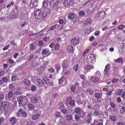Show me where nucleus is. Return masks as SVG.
Listing matches in <instances>:
<instances>
[{"label": "nucleus", "mask_w": 125, "mask_h": 125, "mask_svg": "<svg viewBox=\"0 0 125 125\" xmlns=\"http://www.w3.org/2000/svg\"><path fill=\"white\" fill-rule=\"evenodd\" d=\"M34 15L35 18L37 19H39L41 17L42 13L41 10L40 9H36L34 11Z\"/></svg>", "instance_id": "obj_1"}, {"label": "nucleus", "mask_w": 125, "mask_h": 125, "mask_svg": "<svg viewBox=\"0 0 125 125\" xmlns=\"http://www.w3.org/2000/svg\"><path fill=\"white\" fill-rule=\"evenodd\" d=\"M16 115L18 117H21V115L23 117H25L26 116V113L24 111L21 109H19L17 113H16Z\"/></svg>", "instance_id": "obj_2"}, {"label": "nucleus", "mask_w": 125, "mask_h": 125, "mask_svg": "<svg viewBox=\"0 0 125 125\" xmlns=\"http://www.w3.org/2000/svg\"><path fill=\"white\" fill-rule=\"evenodd\" d=\"M60 3V1L58 0H51L50 2V5L52 7H56Z\"/></svg>", "instance_id": "obj_3"}, {"label": "nucleus", "mask_w": 125, "mask_h": 125, "mask_svg": "<svg viewBox=\"0 0 125 125\" xmlns=\"http://www.w3.org/2000/svg\"><path fill=\"white\" fill-rule=\"evenodd\" d=\"M38 3L37 0H31L30 6L31 8H35L37 6Z\"/></svg>", "instance_id": "obj_4"}, {"label": "nucleus", "mask_w": 125, "mask_h": 125, "mask_svg": "<svg viewBox=\"0 0 125 125\" xmlns=\"http://www.w3.org/2000/svg\"><path fill=\"white\" fill-rule=\"evenodd\" d=\"M74 4L72 0H65L63 4L64 6H67L69 5L73 6L74 5Z\"/></svg>", "instance_id": "obj_5"}, {"label": "nucleus", "mask_w": 125, "mask_h": 125, "mask_svg": "<svg viewBox=\"0 0 125 125\" xmlns=\"http://www.w3.org/2000/svg\"><path fill=\"white\" fill-rule=\"evenodd\" d=\"M110 68V65L109 64H108L105 66L104 73L105 75L108 76Z\"/></svg>", "instance_id": "obj_6"}, {"label": "nucleus", "mask_w": 125, "mask_h": 125, "mask_svg": "<svg viewBox=\"0 0 125 125\" xmlns=\"http://www.w3.org/2000/svg\"><path fill=\"white\" fill-rule=\"evenodd\" d=\"M79 40L78 38L74 37L71 41V43L73 44H76L79 43Z\"/></svg>", "instance_id": "obj_7"}, {"label": "nucleus", "mask_w": 125, "mask_h": 125, "mask_svg": "<svg viewBox=\"0 0 125 125\" xmlns=\"http://www.w3.org/2000/svg\"><path fill=\"white\" fill-rule=\"evenodd\" d=\"M45 67L46 66L45 65H42L37 68V70L38 72V73L39 74H41L43 71L44 70Z\"/></svg>", "instance_id": "obj_8"}, {"label": "nucleus", "mask_w": 125, "mask_h": 125, "mask_svg": "<svg viewBox=\"0 0 125 125\" xmlns=\"http://www.w3.org/2000/svg\"><path fill=\"white\" fill-rule=\"evenodd\" d=\"M105 13L103 11H101L100 12L96 15V17L97 18L99 17L100 18H103L105 16Z\"/></svg>", "instance_id": "obj_9"}, {"label": "nucleus", "mask_w": 125, "mask_h": 125, "mask_svg": "<svg viewBox=\"0 0 125 125\" xmlns=\"http://www.w3.org/2000/svg\"><path fill=\"white\" fill-rule=\"evenodd\" d=\"M67 49V51L70 53L73 52L75 50L72 45H71V44H70L68 45Z\"/></svg>", "instance_id": "obj_10"}, {"label": "nucleus", "mask_w": 125, "mask_h": 125, "mask_svg": "<svg viewBox=\"0 0 125 125\" xmlns=\"http://www.w3.org/2000/svg\"><path fill=\"white\" fill-rule=\"evenodd\" d=\"M90 80L93 83H95L98 81L99 80V78L93 76L91 77Z\"/></svg>", "instance_id": "obj_11"}, {"label": "nucleus", "mask_w": 125, "mask_h": 125, "mask_svg": "<svg viewBox=\"0 0 125 125\" xmlns=\"http://www.w3.org/2000/svg\"><path fill=\"white\" fill-rule=\"evenodd\" d=\"M24 98V96L23 95L19 96L17 98V101L18 103L20 104H21Z\"/></svg>", "instance_id": "obj_12"}, {"label": "nucleus", "mask_w": 125, "mask_h": 125, "mask_svg": "<svg viewBox=\"0 0 125 125\" xmlns=\"http://www.w3.org/2000/svg\"><path fill=\"white\" fill-rule=\"evenodd\" d=\"M22 82L26 86L30 85L31 83L30 81L26 79H24L22 81Z\"/></svg>", "instance_id": "obj_13"}, {"label": "nucleus", "mask_w": 125, "mask_h": 125, "mask_svg": "<svg viewBox=\"0 0 125 125\" xmlns=\"http://www.w3.org/2000/svg\"><path fill=\"white\" fill-rule=\"evenodd\" d=\"M62 66L63 69L67 68L68 66V61L66 60H63L62 62Z\"/></svg>", "instance_id": "obj_14"}, {"label": "nucleus", "mask_w": 125, "mask_h": 125, "mask_svg": "<svg viewBox=\"0 0 125 125\" xmlns=\"http://www.w3.org/2000/svg\"><path fill=\"white\" fill-rule=\"evenodd\" d=\"M93 67H94V66L93 65L87 64L86 66L85 67L84 69L86 71L88 72L90 70L92 69Z\"/></svg>", "instance_id": "obj_15"}, {"label": "nucleus", "mask_w": 125, "mask_h": 125, "mask_svg": "<svg viewBox=\"0 0 125 125\" xmlns=\"http://www.w3.org/2000/svg\"><path fill=\"white\" fill-rule=\"evenodd\" d=\"M48 3L49 1L47 0H44L42 3L43 6L45 8L46 7L48 6Z\"/></svg>", "instance_id": "obj_16"}, {"label": "nucleus", "mask_w": 125, "mask_h": 125, "mask_svg": "<svg viewBox=\"0 0 125 125\" xmlns=\"http://www.w3.org/2000/svg\"><path fill=\"white\" fill-rule=\"evenodd\" d=\"M114 61L115 63H121L123 61V59L122 58H119L116 60L114 59Z\"/></svg>", "instance_id": "obj_17"}, {"label": "nucleus", "mask_w": 125, "mask_h": 125, "mask_svg": "<svg viewBox=\"0 0 125 125\" xmlns=\"http://www.w3.org/2000/svg\"><path fill=\"white\" fill-rule=\"evenodd\" d=\"M37 81L38 84L40 86L43 85L44 84V83L40 79H37Z\"/></svg>", "instance_id": "obj_18"}, {"label": "nucleus", "mask_w": 125, "mask_h": 125, "mask_svg": "<svg viewBox=\"0 0 125 125\" xmlns=\"http://www.w3.org/2000/svg\"><path fill=\"white\" fill-rule=\"evenodd\" d=\"M43 11L48 15H49L50 13V10L49 8L45 9L43 10Z\"/></svg>", "instance_id": "obj_19"}, {"label": "nucleus", "mask_w": 125, "mask_h": 125, "mask_svg": "<svg viewBox=\"0 0 125 125\" xmlns=\"http://www.w3.org/2000/svg\"><path fill=\"white\" fill-rule=\"evenodd\" d=\"M68 17L70 19H73L74 18V15L72 13H71L68 14Z\"/></svg>", "instance_id": "obj_20"}, {"label": "nucleus", "mask_w": 125, "mask_h": 125, "mask_svg": "<svg viewBox=\"0 0 125 125\" xmlns=\"http://www.w3.org/2000/svg\"><path fill=\"white\" fill-rule=\"evenodd\" d=\"M10 123L12 125H14L15 122V118L13 117L10 119Z\"/></svg>", "instance_id": "obj_21"}, {"label": "nucleus", "mask_w": 125, "mask_h": 125, "mask_svg": "<svg viewBox=\"0 0 125 125\" xmlns=\"http://www.w3.org/2000/svg\"><path fill=\"white\" fill-rule=\"evenodd\" d=\"M75 112L78 115H80V108H76L74 110Z\"/></svg>", "instance_id": "obj_22"}, {"label": "nucleus", "mask_w": 125, "mask_h": 125, "mask_svg": "<svg viewBox=\"0 0 125 125\" xmlns=\"http://www.w3.org/2000/svg\"><path fill=\"white\" fill-rule=\"evenodd\" d=\"M28 108L31 110H33L34 108V106L31 104H29L28 105Z\"/></svg>", "instance_id": "obj_23"}, {"label": "nucleus", "mask_w": 125, "mask_h": 125, "mask_svg": "<svg viewBox=\"0 0 125 125\" xmlns=\"http://www.w3.org/2000/svg\"><path fill=\"white\" fill-rule=\"evenodd\" d=\"M18 16L16 14H13L10 17V18L12 19H16L18 17Z\"/></svg>", "instance_id": "obj_24"}, {"label": "nucleus", "mask_w": 125, "mask_h": 125, "mask_svg": "<svg viewBox=\"0 0 125 125\" xmlns=\"http://www.w3.org/2000/svg\"><path fill=\"white\" fill-rule=\"evenodd\" d=\"M39 116L40 115L39 114H37L33 115L32 117V118L34 120H36L39 117Z\"/></svg>", "instance_id": "obj_25"}, {"label": "nucleus", "mask_w": 125, "mask_h": 125, "mask_svg": "<svg viewBox=\"0 0 125 125\" xmlns=\"http://www.w3.org/2000/svg\"><path fill=\"white\" fill-rule=\"evenodd\" d=\"M31 100L33 103H36L37 102V99L36 97H32L31 98Z\"/></svg>", "instance_id": "obj_26"}, {"label": "nucleus", "mask_w": 125, "mask_h": 125, "mask_svg": "<svg viewBox=\"0 0 125 125\" xmlns=\"http://www.w3.org/2000/svg\"><path fill=\"white\" fill-rule=\"evenodd\" d=\"M13 92L12 91H10L8 94V97L9 98H12L13 96Z\"/></svg>", "instance_id": "obj_27"}, {"label": "nucleus", "mask_w": 125, "mask_h": 125, "mask_svg": "<svg viewBox=\"0 0 125 125\" xmlns=\"http://www.w3.org/2000/svg\"><path fill=\"white\" fill-rule=\"evenodd\" d=\"M100 106L96 104L92 108V109L94 110H98L99 109Z\"/></svg>", "instance_id": "obj_28"}, {"label": "nucleus", "mask_w": 125, "mask_h": 125, "mask_svg": "<svg viewBox=\"0 0 125 125\" xmlns=\"http://www.w3.org/2000/svg\"><path fill=\"white\" fill-rule=\"evenodd\" d=\"M30 49L31 50L33 51L35 49L34 44L33 43H31L30 46Z\"/></svg>", "instance_id": "obj_29"}, {"label": "nucleus", "mask_w": 125, "mask_h": 125, "mask_svg": "<svg viewBox=\"0 0 125 125\" xmlns=\"http://www.w3.org/2000/svg\"><path fill=\"white\" fill-rule=\"evenodd\" d=\"M14 94L16 95H20L22 94V93L20 92L19 90H17L15 92Z\"/></svg>", "instance_id": "obj_30"}, {"label": "nucleus", "mask_w": 125, "mask_h": 125, "mask_svg": "<svg viewBox=\"0 0 125 125\" xmlns=\"http://www.w3.org/2000/svg\"><path fill=\"white\" fill-rule=\"evenodd\" d=\"M42 19H45L47 16L48 15L47 14H46V13L44 12L43 11L42 14Z\"/></svg>", "instance_id": "obj_31"}, {"label": "nucleus", "mask_w": 125, "mask_h": 125, "mask_svg": "<svg viewBox=\"0 0 125 125\" xmlns=\"http://www.w3.org/2000/svg\"><path fill=\"white\" fill-rule=\"evenodd\" d=\"M95 60V59H94L93 58H92V59L91 58L90 59L88 60H86L87 62L89 63H93L94 61Z\"/></svg>", "instance_id": "obj_32"}, {"label": "nucleus", "mask_w": 125, "mask_h": 125, "mask_svg": "<svg viewBox=\"0 0 125 125\" xmlns=\"http://www.w3.org/2000/svg\"><path fill=\"white\" fill-rule=\"evenodd\" d=\"M43 80L44 82H45L46 83H49L50 82V80L48 79L47 77L43 78Z\"/></svg>", "instance_id": "obj_33"}, {"label": "nucleus", "mask_w": 125, "mask_h": 125, "mask_svg": "<svg viewBox=\"0 0 125 125\" xmlns=\"http://www.w3.org/2000/svg\"><path fill=\"white\" fill-rule=\"evenodd\" d=\"M61 124L63 125H69L67 121L65 120L62 121L60 122Z\"/></svg>", "instance_id": "obj_34"}, {"label": "nucleus", "mask_w": 125, "mask_h": 125, "mask_svg": "<svg viewBox=\"0 0 125 125\" xmlns=\"http://www.w3.org/2000/svg\"><path fill=\"white\" fill-rule=\"evenodd\" d=\"M76 86L73 85H71L70 86V87L71 90L73 92L75 91Z\"/></svg>", "instance_id": "obj_35"}, {"label": "nucleus", "mask_w": 125, "mask_h": 125, "mask_svg": "<svg viewBox=\"0 0 125 125\" xmlns=\"http://www.w3.org/2000/svg\"><path fill=\"white\" fill-rule=\"evenodd\" d=\"M23 12H24V13H23L22 12H21V16L22 17V18L23 19L24 18V16L25 17V15L26 14L25 13H26V11L25 10H23Z\"/></svg>", "instance_id": "obj_36"}, {"label": "nucleus", "mask_w": 125, "mask_h": 125, "mask_svg": "<svg viewBox=\"0 0 125 125\" xmlns=\"http://www.w3.org/2000/svg\"><path fill=\"white\" fill-rule=\"evenodd\" d=\"M85 14V12L83 10H80L79 11V14L80 16H83Z\"/></svg>", "instance_id": "obj_37"}, {"label": "nucleus", "mask_w": 125, "mask_h": 125, "mask_svg": "<svg viewBox=\"0 0 125 125\" xmlns=\"http://www.w3.org/2000/svg\"><path fill=\"white\" fill-rule=\"evenodd\" d=\"M37 65V63L34 62H33L31 64V67H36Z\"/></svg>", "instance_id": "obj_38"}, {"label": "nucleus", "mask_w": 125, "mask_h": 125, "mask_svg": "<svg viewBox=\"0 0 125 125\" xmlns=\"http://www.w3.org/2000/svg\"><path fill=\"white\" fill-rule=\"evenodd\" d=\"M55 68L57 72H59V70L60 68V66L58 64H56L55 65Z\"/></svg>", "instance_id": "obj_39"}, {"label": "nucleus", "mask_w": 125, "mask_h": 125, "mask_svg": "<svg viewBox=\"0 0 125 125\" xmlns=\"http://www.w3.org/2000/svg\"><path fill=\"white\" fill-rule=\"evenodd\" d=\"M72 116L71 115H67L66 119L67 120H71L72 119Z\"/></svg>", "instance_id": "obj_40"}, {"label": "nucleus", "mask_w": 125, "mask_h": 125, "mask_svg": "<svg viewBox=\"0 0 125 125\" xmlns=\"http://www.w3.org/2000/svg\"><path fill=\"white\" fill-rule=\"evenodd\" d=\"M78 64H76L74 66L73 69L76 72L77 71L78 69Z\"/></svg>", "instance_id": "obj_41"}, {"label": "nucleus", "mask_w": 125, "mask_h": 125, "mask_svg": "<svg viewBox=\"0 0 125 125\" xmlns=\"http://www.w3.org/2000/svg\"><path fill=\"white\" fill-rule=\"evenodd\" d=\"M114 70L115 72V74H117V73L118 72V69L115 66L113 67Z\"/></svg>", "instance_id": "obj_42"}, {"label": "nucleus", "mask_w": 125, "mask_h": 125, "mask_svg": "<svg viewBox=\"0 0 125 125\" xmlns=\"http://www.w3.org/2000/svg\"><path fill=\"white\" fill-rule=\"evenodd\" d=\"M95 75H96V76L98 78L99 77H100L101 75V73L99 71H97L95 73Z\"/></svg>", "instance_id": "obj_43"}, {"label": "nucleus", "mask_w": 125, "mask_h": 125, "mask_svg": "<svg viewBox=\"0 0 125 125\" xmlns=\"http://www.w3.org/2000/svg\"><path fill=\"white\" fill-rule=\"evenodd\" d=\"M68 103L71 105H73L75 104V102L74 100L68 101Z\"/></svg>", "instance_id": "obj_44"}, {"label": "nucleus", "mask_w": 125, "mask_h": 125, "mask_svg": "<svg viewBox=\"0 0 125 125\" xmlns=\"http://www.w3.org/2000/svg\"><path fill=\"white\" fill-rule=\"evenodd\" d=\"M36 89V87L35 85H33L31 87V90L32 91H35Z\"/></svg>", "instance_id": "obj_45"}, {"label": "nucleus", "mask_w": 125, "mask_h": 125, "mask_svg": "<svg viewBox=\"0 0 125 125\" xmlns=\"http://www.w3.org/2000/svg\"><path fill=\"white\" fill-rule=\"evenodd\" d=\"M78 114H75V119L76 121H78L80 119V118Z\"/></svg>", "instance_id": "obj_46"}, {"label": "nucleus", "mask_w": 125, "mask_h": 125, "mask_svg": "<svg viewBox=\"0 0 125 125\" xmlns=\"http://www.w3.org/2000/svg\"><path fill=\"white\" fill-rule=\"evenodd\" d=\"M59 46L60 45L58 43L57 44H56L55 46L54 47V49L56 50L60 48Z\"/></svg>", "instance_id": "obj_47"}, {"label": "nucleus", "mask_w": 125, "mask_h": 125, "mask_svg": "<svg viewBox=\"0 0 125 125\" xmlns=\"http://www.w3.org/2000/svg\"><path fill=\"white\" fill-rule=\"evenodd\" d=\"M48 51L46 49H43L42 52V53L43 54H45L47 53Z\"/></svg>", "instance_id": "obj_48"}, {"label": "nucleus", "mask_w": 125, "mask_h": 125, "mask_svg": "<svg viewBox=\"0 0 125 125\" xmlns=\"http://www.w3.org/2000/svg\"><path fill=\"white\" fill-rule=\"evenodd\" d=\"M57 26L56 25H55L52 27H51L50 29L49 30V31H50V30H52L55 29Z\"/></svg>", "instance_id": "obj_49"}, {"label": "nucleus", "mask_w": 125, "mask_h": 125, "mask_svg": "<svg viewBox=\"0 0 125 125\" xmlns=\"http://www.w3.org/2000/svg\"><path fill=\"white\" fill-rule=\"evenodd\" d=\"M64 80V77L63 76L59 80V84L61 83Z\"/></svg>", "instance_id": "obj_50"}, {"label": "nucleus", "mask_w": 125, "mask_h": 125, "mask_svg": "<svg viewBox=\"0 0 125 125\" xmlns=\"http://www.w3.org/2000/svg\"><path fill=\"white\" fill-rule=\"evenodd\" d=\"M16 79V78L15 75H13L11 76V80L13 81H14Z\"/></svg>", "instance_id": "obj_51"}, {"label": "nucleus", "mask_w": 125, "mask_h": 125, "mask_svg": "<svg viewBox=\"0 0 125 125\" xmlns=\"http://www.w3.org/2000/svg\"><path fill=\"white\" fill-rule=\"evenodd\" d=\"M33 57V54L29 56V57L28 58L27 61H30V60H31Z\"/></svg>", "instance_id": "obj_52"}, {"label": "nucleus", "mask_w": 125, "mask_h": 125, "mask_svg": "<svg viewBox=\"0 0 125 125\" xmlns=\"http://www.w3.org/2000/svg\"><path fill=\"white\" fill-rule=\"evenodd\" d=\"M110 118L113 121H115L116 120V118L114 116H111L110 117Z\"/></svg>", "instance_id": "obj_53"}, {"label": "nucleus", "mask_w": 125, "mask_h": 125, "mask_svg": "<svg viewBox=\"0 0 125 125\" xmlns=\"http://www.w3.org/2000/svg\"><path fill=\"white\" fill-rule=\"evenodd\" d=\"M86 114V113L85 112H83L82 113H81L80 117L81 118H83L85 116Z\"/></svg>", "instance_id": "obj_54"}, {"label": "nucleus", "mask_w": 125, "mask_h": 125, "mask_svg": "<svg viewBox=\"0 0 125 125\" xmlns=\"http://www.w3.org/2000/svg\"><path fill=\"white\" fill-rule=\"evenodd\" d=\"M110 105L113 108H114L115 107V104L113 102H112L110 103Z\"/></svg>", "instance_id": "obj_55"}, {"label": "nucleus", "mask_w": 125, "mask_h": 125, "mask_svg": "<svg viewBox=\"0 0 125 125\" xmlns=\"http://www.w3.org/2000/svg\"><path fill=\"white\" fill-rule=\"evenodd\" d=\"M4 98V95L3 94H0V101L2 100Z\"/></svg>", "instance_id": "obj_56"}, {"label": "nucleus", "mask_w": 125, "mask_h": 125, "mask_svg": "<svg viewBox=\"0 0 125 125\" xmlns=\"http://www.w3.org/2000/svg\"><path fill=\"white\" fill-rule=\"evenodd\" d=\"M92 21V20L91 19H88L87 20V23L88 24H90Z\"/></svg>", "instance_id": "obj_57"}, {"label": "nucleus", "mask_w": 125, "mask_h": 125, "mask_svg": "<svg viewBox=\"0 0 125 125\" xmlns=\"http://www.w3.org/2000/svg\"><path fill=\"white\" fill-rule=\"evenodd\" d=\"M95 96L96 98H99L100 97V95L99 94L97 93L95 94Z\"/></svg>", "instance_id": "obj_58"}, {"label": "nucleus", "mask_w": 125, "mask_h": 125, "mask_svg": "<svg viewBox=\"0 0 125 125\" xmlns=\"http://www.w3.org/2000/svg\"><path fill=\"white\" fill-rule=\"evenodd\" d=\"M9 86L10 88L12 90H13L14 89V86L13 84H10Z\"/></svg>", "instance_id": "obj_59"}, {"label": "nucleus", "mask_w": 125, "mask_h": 125, "mask_svg": "<svg viewBox=\"0 0 125 125\" xmlns=\"http://www.w3.org/2000/svg\"><path fill=\"white\" fill-rule=\"evenodd\" d=\"M55 115L57 117L60 118L61 117L60 114L59 113H57L55 114Z\"/></svg>", "instance_id": "obj_60"}, {"label": "nucleus", "mask_w": 125, "mask_h": 125, "mask_svg": "<svg viewBox=\"0 0 125 125\" xmlns=\"http://www.w3.org/2000/svg\"><path fill=\"white\" fill-rule=\"evenodd\" d=\"M26 125H34L33 122L31 121L28 122Z\"/></svg>", "instance_id": "obj_61"}, {"label": "nucleus", "mask_w": 125, "mask_h": 125, "mask_svg": "<svg viewBox=\"0 0 125 125\" xmlns=\"http://www.w3.org/2000/svg\"><path fill=\"white\" fill-rule=\"evenodd\" d=\"M48 71L51 73H53L54 72V70L53 68H51L48 70Z\"/></svg>", "instance_id": "obj_62"}, {"label": "nucleus", "mask_w": 125, "mask_h": 125, "mask_svg": "<svg viewBox=\"0 0 125 125\" xmlns=\"http://www.w3.org/2000/svg\"><path fill=\"white\" fill-rule=\"evenodd\" d=\"M2 80L4 82H7L8 81V79L6 77L2 78Z\"/></svg>", "instance_id": "obj_63"}, {"label": "nucleus", "mask_w": 125, "mask_h": 125, "mask_svg": "<svg viewBox=\"0 0 125 125\" xmlns=\"http://www.w3.org/2000/svg\"><path fill=\"white\" fill-rule=\"evenodd\" d=\"M122 43L123 44L122 45L123 48L125 49V39L123 40Z\"/></svg>", "instance_id": "obj_64"}]
</instances>
